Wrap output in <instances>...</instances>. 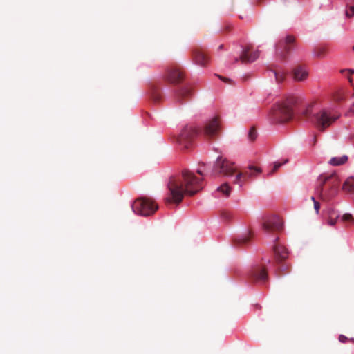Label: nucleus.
<instances>
[{
  "label": "nucleus",
  "mask_w": 354,
  "mask_h": 354,
  "mask_svg": "<svg viewBox=\"0 0 354 354\" xmlns=\"http://www.w3.org/2000/svg\"><path fill=\"white\" fill-rule=\"evenodd\" d=\"M131 207L134 213L142 216H149L156 212L158 206L152 198L140 197L134 201Z\"/></svg>",
  "instance_id": "nucleus-4"
},
{
  "label": "nucleus",
  "mask_w": 354,
  "mask_h": 354,
  "mask_svg": "<svg viewBox=\"0 0 354 354\" xmlns=\"http://www.w3.org/2000/svg\"><path fill=\"white\" fill-rule=\"evenodd\" d=\"M337 223V218H329L328 220V224L331 225V226H333L336 224Z\"/></svg>",
  "instance_id": "nucleus-36"
},
{
  "label": "nucleus",
  "mask_w": 354,
  "mask_h": 354,
  "mask_svg": "<svg viewBox=\"0 0 354 354\" xmlns=\"http://www.w3.org/2000/svg\"><path fill=\"white\" fill-rule=\"evenodd\" d=\"M313 118L315 120L314 122L318 129L321 131H324L338 119L339 115L334 114L327 109H322L315 113Z\"/></svg>",
  "instance_id": "nucleus-6"
},
{
  "label": "nucleus",
  "mask_w": 354,
  "mask_h": 354,
  "mask_svg": "<svg viewBox=\"0 0 354 354\" xmlns=\"http://www.w3.org/2000/svg\"><path fill=\"white\" fill-rule=\"evenodd\" d=\"M350 111L351 112L353 113H354V103L351 106V109H350Z\"/></svg>",
  "instance_id": "nucleus-41"
},
{
  "label": "nucleus",
  "mask_w": 354,
  "mask_h": 354,
  "mask_svg": "<svg viewBox=\"0 0 354 354\" xmlns=\"http://www.w3.org/2000/svg\"><path fill=\"white\" fill-rule=\"evenodd\" d=\"M346 339L347 338L343 335H340L339 337V341L342 342H344L345 339Z\"/></svg>",
  "instance_id": "nucleus-38"
},
{
  "label": "nucleus",
  "mask_w": 354,
  "mask_h": 354,
  "mask_svg": "<svg viewBox=\"0 0 354 354\" xmlns=\"http://www.w3.org/2000/svg\"><path fill=\"white\" fill-rule=\"evenodd\" d=\"M342 189L344 192L354 194V178H348L343 184Z\"/></svg>",
  "instance_id": "nucleus-21"
},
{
  "label": "nucleus",
  "mask_w": 354,
  "mask_h": 354,
  "mask_svg": "<svg viewBox=\"0 0 354 354\" xmlns=\"http://www.w3.org/2000/svg\"><path fill=\"white\" fill-rule=\"evenodd\" d=\"M347 160H348V156L346 155H344L341 157L332 158L330 160L329 163L333 166H339V165H342L345 164L347 162Z\"/></svg>",
  "instance_id": "nucleus-20"
},
{
  "label": "nucleus",
  "mask_w": 354,
  "mask_h": 354,
  "mask_svg": "<svg viewBox=\"0 0 354 354\" xmlns=\"http://www.w3.org/2000/svg\"><path fill=\"white\" fill-rule=\"evenodd\" d=\"M205 170V165L203 162H200L198 164V167L196 169V173L200 176L199 177H202L204 179V171Z\"/></svg>",
  "instance_id": "nucleus-28"
},
{
  "label": "nucleus",
  "mask_w": 354,
  "mask_h": 354,
  "mask_svg": "<svg viewBox=\"0 0 354 354\" xmlns=\"http://www.w3.org/2000/svg\"><path fill=\"white\" fill-rule=\"evenodd\" d=\"M184 72L180 66L169 67L165 73V79L172 84H179L184 80Z\"/></svg>",
  "instance_id": "nucleus-10"
},
{
  "label": "nucleus",
  "mask_w": 354,
  "mask_h": 354,
  "mask_svg": "<svg viewBox=\"0 0 354 354\" xmlns=\"http://www.w3.org/2000/svg\"><path fill=\"white\" fill-rule=\"evenodd\" d=\"M316 142H317V138H316V137H314V138H313V144L315 145L316 143Z\"/></svg>",
  "instance_id": "nucleus-42"
},
{
  "label": "nucleus",
  "mask_w": 354,
  "mask_h": 354,
  "mask_svg": "<svg viewBox=\"0 0 354 354\" xmlns=\"http://www.w3.org/2000/svg\"><path fill=\"white\" fill-rule=\"evenodd\" d=\"M233 219V214L228 211L223 210V223H230Z\"/></svg>",
  "instance_id": "nucleus-26"
},
{
  "label": "nucleus",
  "mask_w": 354,
  "mask_h": 354,
  "mask_svg": "<svg viewBox=\"0 0 354 354\" xmlns=\"http://www.w3.org/2000/svg\"><path fill=\"white\" fill-rule=\"evenodd\" d=\"M250 241L249 236L248 235H245L244 239H243V241L244 242H247V241Z\"/></svg>",
  "instance_id": "nucleus-39"
},
{
  "label": "nucleus",
  "mask_w": 354,
  "mask_h": 354,
  "mask_svg": "<svg viewBox=\"0 0 354 354\" xmlns=\"http://www.w3.org/2000/svg\"><path fill=\"white\" fill-rule=\"evenodd\" d=\"M295 37L287 36L283 41H281L277 46V53L281 58L285 59L291 49L293 48Z\"/></svg>",
  "instance_id": "nucleus-11"
},
{
  "label": "nucleus",
  "mask_w": 354,
  "mask_h": 354,
  "mask_svg": "<svg viewBox=\"0 0 354 354\" xmlns=\"http://www.w3.org/2000/svg\"><path fill=\"white\" fill-rule=\"evenodd\" d=\"M221 131V118L216 114L206 121L203 129V134L207 140H216Z\"/></svg>",
  "instance_id": "nucleus-5"
},
{
  "label": "nucleus",
  "mask_w": 354,
  "mask_h": 354,
  "mask_svg": "<svg viewBox=\"0 0 354 354\" xmlns=\"http://www.w3.org/2000/svg\"><path fill=\"white\" fill-rule=\"evenodd\" d=\"M198 133V131L194 127L186 125L178 137V142L185 148L188 149Z\"/></svg>",
  "instance_id": "nucleus-9"
},
{
  "label": "nucleus",
  "mask_w": 354,
  "mask_h": 354,
  "mask_svg": "<svg viewBox=\"0 0 354 354\" xmlns=\"http://www.w3.org/2000/svg\"><path fill=\"white\" fill-rule=\"evenodd\" d=\"M217 190H218V191H221V186H219V187L217 188Z\"/></svg>",
  "instance_id": "nucleus-43"
},
{
  "label": "nucleus",
  "mask_w": 354,
  "mask_h": 354,
  "mask_svg": "<svg viewBox=\"0 0 354 354\" xmlns=\"http://www.w3.org/2000/svg\"><path fill=\"white\" fill-rule=\"evenodd\" d=\"M232 191V187L227 183H223V195H225L226 197H229Z\"/></svg>",
  "instance_id": "nucleus-27"
},
{
  "label": "nucleus",
  "mask_w": 354,
  "mask_h": 354,
  "mask_svg": "<svg viewBox=\"0 0 354 354\" xmlns=\"http://www.w3.org/2000/svg\"><path fill=\"white\" fill-rule=\"evenodd\" d=\"M259 55V50H253L250 46H247L243 49L241 55L234 59V62L240 59L243 64L250 63L255 61Z\"/></svg>",
  "instance_id": "nucleus-12"
},
{
  "label": "nucleus",
  "mask_w": 354,
  "mask_h": 354,
  "mask_svg": "<svg viewBox=\"0 0 354 354\" xmlns=\"http://www.w3.org/2000/svg\"><path fill=\"white\" fill-rule=\"evenodd\" d=\"M150 95L151 99L156 102H158L161 100V92L156 86L153 85L151 86Z\"/></svg>",
  "instance_id": "nucleus-19"
},
{
  "label": "nucleus",
  "mask_w": 354,
  "mask_h": 354,
  "mask_svg": "<svg viewBox=\"0 0 354 354\" xmlns=\"http://www.w3.org/2000/svg\"><path fill=\"white\" fill-rule=\"evenodd\" d=\"M262 228L266 234H272L273 239L270 241L275 243L279 240L278 234L283 228V222L279 217L273 216L262 224Z\"/></svg>",
  "instance_id": "nucleus-7"
},
{
  "label": "nucleus",
  "mask_w": 354,
  "mask_h": 354,
  "mask_svg": "<svg viewBox=\"0 0 354 354\" xmlns=\"http://www.w3.org/2000/svg\"><path fill=\"white\" fill-rule=\"evenodd\" d=\"M300 97L290 95L273 111L274 119L279 122H286L290 120L294 115V109L301 102Z\"/></svg>",
  "instance_id": "nucleus-2"
},
{
  "label": "nucleus",
  "mask_w": 354,
  "mask_h": 354,
  "mask_svg": "<svg viewBox=\"0 0 354 354\" xmlns=\"http://www.w3.org/2000/svg\"><path fill=\"white\" fill-rule=\"evenodd\" d=\"M288 266H281V271L282 272V274H286L288 273Z\"/></svg>",
  "instance_id": "nucleus-37"
},
{
  "label": "nucleus",
  "mask_w": 354,
  "mask_h": 354,
  "mask_svg": "<svg viewBox=\"0 0 354 354\" xmlns=\"http://www.w3.org/2000/svg\"><path fill=\"white\" fill-rule=\"evenodd\" d=\"M273 251L277 261H283L288 258V251L284 245H274Z\"/></svg>",
  "instance_id": "nucleus-16"
},
{
  "label": "nucleus",
  "mask_w": 354,
  "mask_h": 354,
  "mask_svg": "<svg viewBox=\"0 0 354 354\" xmlns=\"http://www.w3.org/2000/svg\"><path fill=\"white\" fill-rule=\"evenodd\" d=\"M274 73L278 83L282 82L286 76V73L282 71H274Z\"/></svg>",
  "instance_id": "nucleus-25"
},
{
  "label": "nucleus",
  "mask_w": 354,
  "mask_h": 354,
  "mask_svg": "<svg viewBox=\"0 0 354 354\" xmlns=\"http://www.w3.org/2000/svg\"><path fill=\"white\" fill-rule=\"evenodd\" d=\"M257 137V132L256 131V129L254 127L250 128L249 132H248V138L251 141H254L256 140Z\"/></svg>",
  "instance_id": "nucleus-29"
},
{
  "label": "nucleus",
  "mask_w": 354,
  "mask_h": 354,
  "mask_svg": "<svg viewBox=\"0 0 354 354\" xmlns=\"http://www.w3.org/2000/svg\"><path fill=\"white\" fill-rule=\"evenodd\" d=\"M345 15L348 18H351L354 16V5H351L347 7Z\"/></svg>",
  "instance_id": "nucleus-31"
},
{
  "label": "nucleus",
  "mask_w": 354,
  "mask_h": 354,
  "mask_svg": "<svg viewBox=\"0 0 354 354\" xmlns=\"http://www.w3.org/2000/svg\"><path fill=\"white\" fill-rule=\"evenodd\" d=\"M237 168L234 162L223 158V176H231L236 172Z\"/></svg>",
  "instance_id": "nucleus-17"
},
{
  "label": "nucleus",
  "mask_w": 354,
  "mask_h": 354,
  "mask_svg": "<svg viewBox=\"0 0 354 354\" xmlns=\"http://www.w3.org/2000/svg\"><path fill=\"white\" fill-rule=\"evenodd\" d=\"M192 57L194 62L201 66H205L209 62L207 53L200 48H196L193 50Z\"/></svg>",
  "instance_id": "nucleus-13"
},
{
  "label": "nucleus",
  "mask_w": 354,
  "mask_h": 354,
  "mask_svg": "<svg viewBox=\"0 0 354 354\" xmlns=\"http://www.w3.org/2000/svg\"><path fill=\"white\" fill-rule=\"evenodd\" d=\"M314 55L318 58L324 57L328 53V48L324 46H317L314 49Z\"/></svg>",
  "instance_id": "nucleus-22"
},
{
  "label": "nucleus",
  "mask_w": 354,
  "mask_h": 354,
  "mask_svg": "<svg viewBox=\"0 0 354 354\" xmlns=\"http://www.w3.org/2000/svg\"><path fill=\"white\" fill-rule=\"evenodd\" d=\"M218 77H219V79L221 80V75H218Z\"/></svg>",
  "instance_id": "nucleus-44"
},
{
  "label": "nucleus",
  "mask_w": 354,
  "mask_h": 354,
  "mask_svg": "<svg viewBox=\"0 0 354 354\" xmlns=\"http://www.w3.org/2000/svg\"><path fill=\"white\" fill-rule=\"evenodd\" d=\"M262 170L260 167L254 165H249L245 167L242 171L236 173L234 184L242 186L243 183L246 182L249 178L255 177L259 174L261 173Z\"/></svg>",
  "instance_id": "nucleus-8"
},
{
  "label": "nucleus",
  "mask_w": 354,
  "mask_h": 354,
  "mask_svg": "<svg viewBox=\"0 0 354 354\" xmlns=\"http://www.w3.org/2000/svg\"><path fill=\"white\" fill-rule=\"evenodd\" d=\"M287 160L284 161V163H286ZM283 164V162H274V167L272 170L269 173V175H272L274 172H276L278 169Z\"/></svg>",
  "instance_id": "nucleus-33"
},
{
  "label": "nucleus",
  "mask_w": 354,
  "mask_h": 354,
  "mask_svg": "<svg viewBox=\"0 0 354 354\" xmlns=\"http://www.w3.org/2000/svg\"><path fill=\"white\" fill-rule=\"evenodd\" d=\"M319 186L317 193L322 201L330 200L336 194L339 185L338 176L333 173L329 176H320L319 178Z\"/></svg>",
  "instance_id": "nucleus-3"
},
{
  "label": "nucleus",
  "mask_w": 354,
  "mask_h": 354,
  "mask_svg": "<svg viewBox=\"0 0 354 354\" xmlns=\"http://www.w3.org/2000/svg\"><path fill=\"white\" fill-rule=\"evenodd\" d=\"M232 30V25L230 23H225L223 25V34L224 32H230Z\"/></svg>",
  "instance_id": "nucleus-32"
},
{
  "label": "nucleus",
  "mask_w": 354,
  "mask_h": 354,
  "mask_svg": "<svg viewBox=\"0 0 354 354\" xmlns=\"http://www.w3.org/2000/svg\"><path fill=\"white\" fill-rule=\"evenodd\" d=\"M312 201L314 202V209L317 214L319 213V210L320 209V204L318 201H317L314 196L311 197Z\"/></svg>",
  "instance_id": "nucleus-34"
},
{
  "label": "nucleus",
  "mask_w": 354,
  "mask_h": 354,
  "mask_svg": "<svg viewBox=\"0 0 354 354\" xmlns=\"http://www.w3.org/2000/svg\"><path fill=\"white\" fill-rule=\"evenodd\" d=\"M342 221L351 226H354V217L349 213H346L342 216Z\"/></svg>",
  "instance_id": "nucleus-24"
},
{
  "label": "nucleus",
  "mask_w": 354,
  "mask_h": 354,
  "mask_svg": "<svg viewBox=\"0 0 354 354\" xmlns=\"http://www.w3.org/2000/svg\"><path fill=\"white\" fill-rule=\"evenodd\" d=\"M313 104H309L306 106L304 110L301 112V115L299 117H304V118H308L312 113V107Z\"/></svg>",
  "instance_id": "nucleus-23"
},
{
  "label": "nucleus",
  "mask_w": 354,
  "mask_h": 354,
  "mask_svg": "<svg viewBox=\"0 0 354 354\" xmlns=\"http://www.w3.org/2000/svg\"><path fill=\"white\" fill-rule=\"evenodd\" d=\"M222 80H223V83L230 84L232 86L234 85V82L230 78H226V77H223Z\"/></svg>",
  "instance_id": "nucleus-35"
},
{
  "label": "nucleus",
  "mask_w": 354,
  "mask_h": 354,
  "mask_svg": "<svg viewBox=\"0 0 354 354\" xmlns=\"http://www.w3.org/2000/svg\"><path fill=\"white\" fill-rule=\"evenodd\" d=\"M292 76L294 80L297 82H303L306 80L308 76V72L304 66H297L292 71Z\"/></svg>",
  "instance_id": "nucleus-14"
},
{
  "label": "nucleus",
  "mask_w": 354,
  "mask_h": 354,
  "mask_svg": "<svg viewBox=\"0 0 354 354\" xmlns=\"http://www.w3.org/2000/svg\"><path fill=\"white\" fill-rule=\"evenodd\" d=\"M221 159V156H218L216 162L214 167V171L216 173L221 172V163L220 162Z\"/></svg>",
  "instance_id": "nucleus-30"
},
{
  "label": "nucleus",
  "mask_w": 354,
  "mask_h": 354,
  "mask_svg": "<svg viewBox=\"0 0 354 354\" xmlns=\"http://www.w3.org/2000/svg\"><path fill=\"white\" fill-rule=\"evenodd\" d=\"M353 50H354V46H353Z\"/></svg>",
  "instance_id": "nucleus-45"
},
{
  "label": "nucleus",
  "mask_w": 354,
  "mask_h": 354,
  "mask_svg": "<svg viewBox=\"0 0 354 354\" xmlns=\"http://www.w3.org/2000/svg\"><path fill=\"white\" fill-rule=\"evenodd\" d=\"M250 278L256 281H266L268 279V273L264 268L256 266L250 272Z\"/></svg>",
  "instance_id": "nucleus-15"
},
{
  "label": "nucleus",
  "mask_w": 354,
  "mask_h": 354,
  "mask_svg": "<svg viewBox=\"0 0 354 354\" xmlns=\"http://www.w3.org/2000/svg\"><path fill=\"white\" fill-rule=\"evenodd\" d=\"M346 71L348 72L350 75H352L354 73V70H353V69H348V70H346Z\"/></svg>",
  "instance_id": "nucleus-40"
},
{
  "label": "nucleus",
  "mask_w": 354,
  "mask_h": 354,
  "mask_svg": "<svg viewBox=\"0 0 354 354\" xmlns=\"http://www.w3.org/2000/svg\"><path fill=\"white\" fill-rule=\"evenodd\" d=\"M352 341L354 342V339H352Z\"/></svg>",
  "instance_id": "nucleus-46"
},
{
  "label": "nucleus",
  "mask_w": 354,
  "mask_h": 354,
  "mask_svg": "<svg viewBox=\"0 0 354 354\" xmlns=\"http://www.w3.org/2000/svg\"><path fill=\"white\" fill-rule=\"evenodd\" d=\"M204 187L203 178L185 169L178 177H172L168 183L169 196L165 198L167 203L179 204L185 194L192 196Z\"/></svg>",
  "instance_id": "nucleus-1"
},
{
  "label": "nucleus",
  "mask_w": 354,
  "mask_h": 354,
  "mask_svg": "<svg viewBox=\"0 0 354 354\" xmlns=\"http://www.w3.org/2000/svg\"><path fill=\"white\" fill-rule=\"evenodd\" d=\"M192 94V91L188 87H183L179 89L176 93L177 101L181 102L183 100L188 97Z\"/></svg>",
  "instance_id": "nucleus-18"
}]
</instances>
